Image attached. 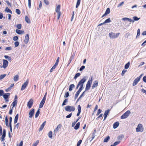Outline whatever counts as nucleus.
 Wrapping results in <instances>:
<instances>
[{
  "label": "nucleus",
  "instance_id": "1",
  "mask_svg": "<svg viewBox=\"0 0 146 146\" xmlns=\"http://www.w3.org/2000/svg\"><path fill=\"white\" fill-rule=\"evenodd\" d=\"M86 78L84 77L79 82V83H80V87L78 90L81 92L82 89L83 88V86L84 83L86 81Z\"/></svg>",
  "mask_w": 146,
  "mask_h": 146
},
{
  "label": "nucleus",
  "instance_id": "2",
  "mask_svg": "<svg viewBox=\"0 0 146 146\" xmlns=\"http://www.w3.org/2000/svg\"><path fill=\"white\" fill-rule=\"evenodd\" d=\"M120 34L119 33H117L115 34V33L111 32L109 33V36L111 38L113 39L118 37Z\"/></svg>",
  "mask_w": 146,
  "mask_h": 146
},
{
  "label": "nucleus",
  "instance_id": "3",
  "mask_svg": "<svg viewBox=\"0 0 146 146\" xmlns=\"http://www.w3.org/2000/svg\"><path fill=\"white\" fill-rule=\"evenodd\" d=\"M65 109V110L67 111H73L75 110V107L73 106H66Z\"/></svg>",
  "mask_w": 146,
  "mask_h": 146
},
{
  "label": "nucleus",
  "instance_id": "4",
  "mask_svg": "<svg viewBox=\"0 0 146 146\" xmlns=\"http://www.w3.org/2000/svg\"><path fill=\"white\" fill-rule=\"evenodd\" d=\"M136 130L137 132H143V128L142 125L140 123L139 124L136 128Z\"/></svg>",
  "mask_w": 146,
  "mask_h": 146
},
{
  "label": "nucleus",
  "instance_id": "5",
  "mask_svg": "<svg viewBox=\"0 0 146 146\" xmlns=\"http://www.w3.org/2000/svg\"><path fill=\"white\" fill-rule=\"evenodd\" d=\"M130 113L131 112L130 111L128 110L121 116V119H123L127 118Z\"/></svg>",
  "mask_w": 146,
  "mask_h": 146
},
{
  "label": "nucleus",
  "instance_id": "6",
  "mask_svg": "<svg viewBox=\"0 0 146 146\" xmlns=\"http://www.w3.org/2000/svg\"><path fill=\"white\" fill-rule=\"evenodd\" d=\"M29 82V80L28 79H27L23 85L21 86V90H24L26 87L27 86L28 83Z\"/></svg>",
  "mask_w": 146,
  "mask_h": 146
},
{
  "label": "nucleus",
  "instance_id": "7",
  "mask_svg": "<svg viewBox=\"0 0 146 146\" xmlns=\"http://www.w3.org/2000/svg\"><path fill=\"white\" fill-rule=\"evenodd\" d=\"M3 66H2L1 68H6L8 64V61L5 59H3Z\"/></svg>",
  "mask_w": 146,
  "mask_h": 146
},
{
  "label": "nucleus",
  "instance_id": "8",
  "mask_svg": "<svg viewBox=\"0 0 146 146\" xmlns=\"http://www.w3.org/2000/svg\"><path fill=\"white\" fill-rule=\"evenodd\" d=\"M35 112V110L34 109H31L29 113V117L31 118L34 115Z\"/></svg>",
  "mask_w": 146,
  "mask_h": 146
},
{
  "label": "nucleus",
  "instance_id": "9",
  "mask_svg": "<svg viewBox=\"0 0 146 146\" xmlns=\"http://www.w3.org/2000/svg\"><path fill=\"white\" fill-rule=\"evenodd\" d=\"M33 100L32 99L30 100L28 103L27 106L29 108H30L33 105Z\"/></svg>",
  "mask_w": 146,
  "mask_h": 146
},
{
  "label": "nucleus",
  "instance_id": "10",
  "mask_svg": "<svg viewBox=\"0 0 146 146\" xmlns=\"http://www.w3.org/2000/svg\"><path fill=\"white\" fill-rule=\"evenodd\" d=\"M29 40V35L28 34L26 35L24 41V43L25 44H27L28 43Z\"/></svg>",
  "mask_w": 146,
  "mask_h": 146
},
{
  "label": "nucleus",
  "instance_id": "11",
  "mask_svg": "<svg viewBox=\"0 0 146 146\" xmlns=\"http://www.w3.org/2000/svg\"><path fill=\"white\" fill-rule=\"evenodd\" d=\"M6 131L5 129H4L3 130V134L1 137L2 140L3 141H5L4 138L5 137Z\"/></svg>",
  "mask_w": 146,
  "mask_h": 146
},
{
  "label": "nucleus",
  "instance_id": "12",
  "mask_svg": "<svg viewBox=\"0 0 146 146\" xmlns=\"http://www.w3.org/2000/svg\"><path fill=\"white\" fill-rule=\"evenodd\" d=\"M98 81L96 80L93 83V85L92 86V88H94L95 87H96L98 86Z\"/></svg>",
  "mask_w": 146,
  "mask_h": 146
},
{
  "label": "nucleus",
  "instance_id": "13",
  "mask_svg": "<svg viewBox=\"0 0 146 146\" xmlns=\"http://www.w3.org/2000/svg\"><path fill=\"white\" fill-rule=\"evenodd\" d=\"M81 107L80 105H79L78 106V112L77 114V116H78L79 115L81 111Z\"/></svg>",
  "mask_w": 146,
  "mask_h": 146
},
{
  "label": "nucleus",
  "instance_id": "14",
  "mask_svg": "<svg viewBox=\"0 0 146 146\" xmlns=\"http://www.w3.org/2000/svg\"><path fill=\"white\" fill-rule=\"evenodd\" d=\"M140 81L139 80H138V79L136 78V79L134 80L133 84V86H134L137 84L138 82Z\"/></svg>",
  "mask_w": 146,
  "mask_h": 146
},
{
  "label": "nucleus",
  "instance_id": "15",
  "mask_svg": "<svg viewBox=\"0 0 146 146\" xmlns=\"http://www.w3.org/2000/svg\"><path fill=\"white\" fill-rule=\"evenodd\" d=\"M10 94L9 93H7L6 94H3V97L4 99H5L7 98H9V97L10 96Z\"/></svg>",
  "mask_w": 146,
  "mask_h": 146
},
{
  "label": "nucleus",
  "instance_id": "16",
  "mask_svg": "<svg viewBox=\"0 0 146 146\" xmlns=\"http://www.w3.org/2000/svg\"><path fill=\"white\" fill-rule=\"evenodd\" d=\"M60 5H58L56 7V12L57 13H60Z\"/></svg>",
  "mask_w": 146,
  "mask_h": 146
},
{
  "label": "nucleus",
  "instance_id": "17",
  "mask_svg": "<svg viewBox=\"0 0 146 146\" xmlns=\"http://www.w3.org/2000/svg\"><path fill=\"white\" fill-rule=\"evenodd\" d=\"M46 121H44L43 123L41 125L39 128V131H41L43 129L44 125L46 124Z\"/></svg>",
  "mask_w": 146,
  "mask_h": 146
},
{
  "label": "nucleus",
  "instance_id": "18",
  "mask_svg": "<svg viewBox=\"0 0 146 146\" xmlns=\"http://www.w3.org/2000/svg\"><path fill=\"white\" fill-rule=\"evenodd\" d=\"M19 117V114H17L15 116V119H14V123L15 124L17 122V120L18 119Z\"/></svg>",
  "mask_w": 146,
  "mask_h": 146
},
{
  "label": "nucleus",
  "instance_id": "19",
  "mask_svg": "<svg viewBox=\"0 0 146 146\" xmlns=\"http://www.w3.org/2000/svg\"><path fill=\"white\" fill-rule=\"evenodd\" d=\"M119 125V123L118 122H116L115 123L113 124V128L114 129H115L117 128Z\"/></svg>",
  "mask_w": 146,
  "mask_h": 146
},
{
  "label": "nucleus",
  "instance_id": "20",
  "mask_svg": "<svg viewBox=\"0 0 146 146\" xmlns=\"http://www.w3.org/2000/svg\"><path fill=\"white\" fill-rule=\"evenodd\" d=\"M45 101L43 100H42L40 103V105H39V108H41L42 107L43 105L44 104V103H45Z\"/></svg>",
  "mask_w": 146,
  "mask_h": 146
},
{
  "label": "nucleus",
  "instance_id": "21",
  "mask_svg": "<svg viewBox=\"0 0 146 146\" xmlns=\"http://www.w3.org/2000/svg\"><path fill=\"white\" fill-rule=\"evenodd\" d=\"M5 11L7 13H9L11 14L12 13L10 9H9L7 7H6Z\"/></svg>",
  "mask_w": 146,
  "mask_h": 146
},
{
  "label": "nucleus",
  "instance_id": "22",
  "mask_svg": "<svg viewBox=\"0 0 146 146\" xmlns=\"http://www.w3.org/2000/svg\"><path fill=\"white\" fill-rule=\"evenodd\" d=\"M80 125V123L78 122L76 125V126L74 127V129L76 130H77L79 128Z\"/></svg>",
  "mask_w": 146,
  "mask_h": 146
},
{
  "label": "nucleus",
  "instance_id": "23",
  "mask_svg": "<svg viewBox=\"0 0 146 146\" xmlns=\"http://www.w3.org/2000/svg\"><path fill=\"white\" fill-rule=\"evenodd\" d=\"M75 87V85L73 84H72L70 85L69 87V91H71L72 90V88H74Z\"/></svg>",
  "mask_w": 146,
  "mask_h": 146
},
{
  "label": "nucleus",
  "instance_id": "24",
  "mask_svg": "<svg viewBox=\"0 0 146 146\" xmlns=\"http://www.w3.org/2000/svg\"><path fill=\"white\" fill-rule=\"evenodd\" d=\"M62 127V125L61 124L58 125L57 127L54 130L55 132L56 131H58L59 129L61 128Z\"/></svg>",
  "mask_w": 146,
  "mask_h": 146
},
{
  "label": "nucleus",
  "instance_id": "25",
  "mask_svg": "<svg viewBox=\"0 0 146 146\" xmlns=\"http://www.w3.org/2000/svg\"><path fill=\"white\" fill-rule=\"evenodd\" d=\"M25 19L26 22L28 23H30V21L29 19V18L27 16H26L25 17Z\"/></svg>",
  "mask_w": 146,
  "mask_h": 146
},
{
  "label": "nucleus",
  "instance_id": "26",
  "mask_svg": "<svg viewBox=\"0 0 146 146\" xmlns=\"http://www.w3.org/2000/svg\"><path fill=\"white\" fill-rule=\"evenodd\" d=\"M16 32L19 34H21L23 33V31H22L20 30L19 29H16L15 31Z\"/></svg>",
  "mask_w": 146,
  "mask_h": 146
},
{
  "label": "nucleus",
  "instance_id": "27",
  "mask_svg": "<svg viewBox=\"0 0 146 146\" xmlns=\"http://www.w3.org/2000/svg\"><path fill=\"white\" fill-rule=\"evenodd\" d=\"M19 76L18 75H16L13 78V80L15 81L16 82L19 79Z\"/></svg>",
  "mask_w": 146,
  "mask_h": 146
},
{
  "label": "nucleus",
  "instance_id": "28",
  "mask_svg": "<svg viewBox=\"0 0 146 146\" xmlns=\"http://www.w3.org/2000/svg\"><path fill=\"white\" fill-rule=\"evenodd\" d=\"M92 78L91 77L89 78L88 81L87 82L86 84L91 85L92 82Z\"/></svg>",
  "mask_w": 146,
  "mask_h": 146
},
{
  "label": "nucleus",
  "instance_id": "29",
  "mask_svg": "<svg viewBox=\"0 0 146 146\" xmlns=\"http://www.w3.org/2000/svg\"><path fill=\"white\" fill-rule=\"evenodd\" d=\"M110 111V110H108L105 111L104 113V116H107L108 115Z\"/></svg>",
  "mask_w": 146,
  "mask_h": 146
},
{
  "label": "nucleus",
  "instance_id": "30",
  "mask_svg": "<svg viewBox=\"0 0 146 146\" xmlns=\"http://www.w3.org/2000/svg\"><path fill=\"white\" fill-rule=\"evenodd\" d=\"M80 92V91H79L78 90L77 91V92L76 93V94L75 95V99L76 100V99Z\"/></svg>",
  "mask_w": 146,
  "mask_h": 146
},
{
  "label": "nucleus",
  "instance_id": "31",
  "mask_svg": "<svg viewBox=\"0 0 146 146\" xmlns=\"http://www.w3.org/2000/svg\"><path fill=\"white\" fill-rule=\"evenodd\" d=\"M110 137L109 136H108L105 138L104 140V142H107L110 139Z\"/></svg>",
  "mask_w": 146,
  "mask_h": 146
},
{
  "label": "nucleus",
  "instance_id": "32",
  "mask_svg": "<svg viewBox=\"0 0 146 146\" xmlns=\"http://www.w3.org/2000/svg\"><path fill=\"white\" fill-rule=\"evenodd\" d=\"M17 101L16 100H14V101L12 103V105L13 106V107L12 108V109H13V107L17 105Z\"/></svg>",
  "mask_w": 146,
  "mask_h": 146
},
{
  "label": "nucleus",
  "instance_id": "33",
  "mask_svg": "<svg viewBox=\"0 0 146 146\" xmlns=\"http://www.w3.org/2000/svg\"><path fill=\"white\" fill-rule=\"evenodd\" d=\"M39 110V109H38L35 114V117L36 118L38 116L39 114H40V112Z\"/></svg>",
  "mask_w": 146,
  "mask_h": 146
},
{
  "label": "nucleus",
  "instance_id": "34",
  "mask_svg": "<svg viewBox=\"0 0 146 146\" xmlns=\"http://www.w3.org/2000/svg\"><path fill=\"white\" fill-rule=\"evenodd\" d=\"M110 13V9L109 8H108L105 12V14H106L107 15H108V14H109Z\"/></svg>",
  "mask_w": 146,
  "mask_h": 146
},
{
  "label": "nucleus",
  "instance_id": "35",
  "mask_svg": "<svg viewBox=\"0 0 146 146\" xmlns=\"http://www.w3.org/2000/svg\"><path fill=\"white\" fill-rule=\"evenodd\" d=\"M130 65V62H129L127 64H126L125 66V69H127Z\"/></svg>",
  "mask_w": 146,
  "mask_h": 146
},
{
  "label": "nucleus",
  "instance_id": "36",
  "mask_svg": "<svg viewBox=\"0 0 146 146\" xmlns=\"http://www.w3.org/2000/svg\"><path fill=\"white\" fill-rule=\"evenodd\" d=\"M4 57L5 59H7L9 61H10V62H11V58L10 56L5 55L4 56Z\"/></svg>",
  "mask_w": 146,
  "mask_h": 146
},
{
  "label": "nucleus",
  "instance_id": "37",
  "mask_svg": "<svg viewBox=\"0 0 146 146\" xmlns=\"http://www.w3.org/2000/svg\"><path fill=\"white\" fill-rule=\"evenodd\" d=\"M39 143V141L37 140L34 143L32 146H36Z\"/></svg>",
  "mask_w": 146,
  "mask_h": 146
},
{
  "label": "nucleus",
  "instance_id": "38",
  "mask_svg": "<svg viewBox=\"0 0 146 146\" xmlns=\"http://www.w3.org/2000/svg\"><path fill=\"white\" fill-rule=\"evenodd\" d=\"M91 85L86 84L85 90L86 91H88L89 90L90 88Z\"/></svg>",
  "mask_w": 146,
  "mask_h": 146
},
{
  "label": "nucleus",
  "instance_id": "39",
  "mask_svg": "<svg viewBox=\"0 0 146 146\" xmlns=\"http://www.w3.org/2000/svg\"><path fill=\"white\" fill-rule=\"evenodd\" d=\"M68 101V99H66L63 101L62 104V106H63L64 105H66V103Z\"/></svg>",
  "mask_w": 146,
  "mask_h": 146
},
{
  "label": "nucleus",
  "instance_id": "40",
  "mask_svg": "<svg viewBox=\"0 0 146 146\" xmlns=\"http://www.w3.org/2000/svg\"><path fill=\"white\" fill-rule=\"evenodd\" d=\"M140 35V29H138L137 30V35L136 36V38H137V37L139 36Z\"/></svg>",
  "mask_w": 146,
  "mask_h": 146
},
{
  "label": "nucleus",
  "instance_id": "41",
  "mask_svg": "<svg viewBox=\"0 0 146 146\" xmlns=\"http://www.w3.org/2000/svg\"><path fill=\"white\" fill-rule=\"evenodd\" d=\"M81 0H77L76 5V8H77L79 6V5L80 3Z\"/></svg>",
  "mask_w": 146,
  "mask_h": 146
},
{
  "label": "nucleus",
  "instance_id": "42",
  "mask_svg": "<svg viewBox=\"0 0 146 146\" xmlns=\"http://www.w3.org/2000/svg\"><path fill=\"white\" fill-rule=\"evenodd\" d=\"M6 76V74H2L0 75V80L4 78Z\"/></svg>",
  "mask_w": 146,
  "mask_h": 146
},
{
  "label": "nucleus",
  "instance_id": "43",
  "mask_svg": "<svg viewBox=\"0 0 146 146\" xmlns=\"http://www.w3.org/2000/svg\"><path fill=\"white\" fill-rule=\"evenodd\" d=\"M111 21L110 20V18H109L108 19H107L106 21L104 22V23H108L111 22Z\"/></svg>",
  "mask_w": 146,
  "mask_h": 146
},
{
  "label": "nucleus",
  "instance_id": "44",
  "mask_svg": "<svg viewBox=\"0 0 146 146\" xmlns=\"http://www.w3.org/2000/svg\"><path fill=\"white\" fill-rule=\"evenodd\" d=\"M80 75V74L79 73H78L77 74H76L74 76V78L75 79H76V78L79 76Z\"/></svg>",
  "mask_w": 146,
  "mask_h": 146
},
{
  "label": "nucleus",
  "instance_id": "45",
  "mask_svg": "<svg viewBox=\"0 0 146 146\" xmlns=\"http://www.w3.org/2000/svg\"><path fill=\"white\" fill-rule=\"evenodd\" d=\"M69 96V93L68 92H66L65 93L64 95V97L66 98H68Z\"/></svg>",
  "mask_w": 146,
  "mask_h": 146
},
{
  "label": "nucleus",
  "instance_id": "46",
  "mask_svg": "<svg viewBox=\"0 0 146 146\" xmlns=\"http://www.w3.org/2000/svg\"><path fill=\"white\" fill-rule=\"evenodd\" d=\"M52 132L50 131L48 133V136L49 137L52 138Z\"/></svg>",
  "mask_w": 146,
  "mask_h": 146
},
{
  "label": "nucleus",
  "instance_id": "47",
  "mask_svg": "<svg viewBox=\"0 0 146 146\" xmlns=\"http://www.w3.org/2000/svg\"><path fill=\"white\" fill-rule=\"evenodd\" d=\"M15 46V47L18 46L19 44V42L18 41H16L14 43Z\"/></svg>",
  "mask_w": 146,
  "mask_h": 146
},
{
  "label": "nucleus",
  "instance_id": "48",
  "mask_svg": "<svg viewBox=\"0 0 146 146\" xmlns=\"http://www.w3.org/2000/svg\"><path fill=\"white\" fill-rule=\"evenodd\" d=\"M133 19L134 21H137L139 20L140 18H138V17L136 16H135L133 17Z\"/></svg>",
  "mask_w": 146,
  "mask_h": 146
},
{
  "label": "nucleus",
  "instance_id": "49",
  "mask_svg": "<svg viewBox=\"0 0 146 146\" xmlns=\"http://www.w3.org/2000/svg\"><path fill=\"white\" fill-rule=\"evenodd\" d=\"M13 40L14 41L17 40L18 39V38L17 36H14L13 38Z\"/></svg>",
  "mask_w": 146,
  "mask_h": 146
},
{
  "label": "nucleus",
  "instance_id": "50",
  "mask_svg": "<svg viewBox=\"0 0 146 146\" xmlns=\"http://www.w3.org/2000/svg\"><path fill=\"white\" fill-rule=\"evenodd\" d=\"M42 6V2L41 1L40 2L39 5V8H37V9L39 10L40 9H41Z\"/></svg>",
  "mask_w": 146,
  "mask_h": 146
},
{
  "label": "nucleus",
  "instance_id": "51",
  "mask_svg": "<svg viewBox=\"0 0 146 146\" xmlns=\"http://www.w3.org/2000/svg\"><path fill=\"white\" fill-rule=\"evenodd\" d=\"M16 12L18 15H19L21 13L20 10L18 9H16Z\"/></svg>",
  "mask_w": 146,
  "mask_h": 146
},
{
  "label": "nucleus",
  "instance_id": "52",
  "mask_svg": "<svg viewBox=\"0 0 146 146\" xmlns=\"http://www.w3.org/2000/svg\"><path fill=\"white\" fill-rule=\"evenodd\" d=\"M12 49V48L11 47H7L5 48V50H11Z\"/></svg>",
  "mask_w": 146,
  "mask_h": 146
},
{
  "label": "nucleus",
  "instance_id": "53",
  "mask_svg": "<svg viewBox=\"0 0 146 146\" xmlns=\"http://www.w3.org/2000/svg\"><path fill=\"white\" fill-rule=\"evenodd\" d=\"M123 137V136L122 135L119 136L118 137V139L119 140H121Z\"/></svg>",
  "mask_w": 146,
  "mask_h": 146
},
{
  "label": "nucleus",
  "instance_id": "54",
  "mask_svg": "<svg viewBox=\"0 0 146 146\" xmlns=\"http://www.w3.org/2000/svg\"><path fill=\"white\" fill-rule=\"evenodd\" d=\"M122 19V20H123V21H129V18H127V17H124V18H123Z\"/></svg>",
  "mask_w": 146,
  "mask_h": 146
},
{
  "label": "nucleus",
  "instance_id": "55",
  "mask_svg": "<svg viewBox=\"0 0 146 146\" xmlns=\"http://www.w3.org/2000/svg\"><path fill=\"white\" fill-rule=\"evenodd\" d=\"M44 2L46 5H48L49 4V2L47 0H44Z\"/></svg>",
  "mask_w": 146,
  "mask_h": 146
},
{
  "label": "nucleus",
  "instance_id": "56",
  "mask_svg": "<svg viewBox=\"0 0 146 146\" xmlns=\"http://www.w3.org/2000/svg\"><path fill=\"white\" fill-rule=\"evenodd\" d=\"M120 142V141H116L114 143L113 145H114L115 146L117 145Z\"/></svg>",
  "mask_w": 146,
  "mask_h": 146
},
{
  "label": "nucleus",
  "instance_id": "57",
  "mask_svg": "<svg viewBox=\"0 0 146 146\" xmlns=\"http://www.w3.org/2000/svg\"><path fill=\"white\" fill-rule=\"evenodd\" d=\"M102 110L100 109H99L97 113V115H99L102 112Z\"/></svg>",
  "mask_w": 146,
  "mask_h": 146
},
{
  "label": "nucleus",
  "instance_id": "58",
  "mask_svg": "<svg viewBox=\"0 0 146 146\" xmlns=\"http://www.w3.org/2000/svg\"><path fill=\"white\" fill-rule=\"evenodd\" d=\"M17 28L18 29H21V25L20 24L17 25Z\"/></svg>",
  "mask_w": 146,
  "mask_h": 146
},
{
  "label": "nucleus",
  "instance_id": "59",
  "mask_svg": "<svg viewBox=\"0 0 146 146\" xmlns=\"http://www.w3.org/2000/svg\"><path fill=\"white\" fill-rule=\"evenodd\" d=\"M4 93V91L2 90H0V96H1L3 95Z\"/></svg>",
  "mask_w": 146,
  "mask_h": 146
},
{
  "label": "nucleus",
  "instance_id": "60",
  "mask_svg": "<svg viewBox=\"0 0 146 146\" xmlns=\"http://www.w3.org/2000/svg\"><path fill=\"white\" fill-rule=\"evenodd\" d=\"M28 5L29 8L30 9L31 7V0H28Z\"/></svg>",
  "mask_w": 146,
  "mask_h": 146
},
{
  "label": "nucleus",
  "instance_id": "61",
  "mask_svg": "<svg viewBox=\"0 0 146 146\" xmlns=\"http://www.w3.org/2000/svg\"><path fill=\"white\" fill-rule=\"evenodd\" d=\"M9 125H11L12 121V118L11 117H9Z\"/></svg>",
  "mask_w": 146,
  "mask_h": 146
},
{
  "label": "nucleus",
  "instance_id": "62",
  "mask_svg": "<svg viewBox=\"0 0 146 146\" xmlns=\"http://www.w3.org/2000/svg\"><path fill=\"white\" fill-rule=\"evenodd\" d=\"M85 66H82L80 69V71H82V70L85 68Z\"/></svg>",
  "mask_w": 146,
  "mask_h": 146
},
{
  "label": "nucleus",
  "instance_id": "63",
  "mask_svg": "<svg viewBox=\"0 0 146 146\" xmlns=\"http://www.w3.org/2000/svg\"><path fill=\"white\" fill-rule=\"evenodd\" d=\"M72 113H70L69 114L66 116V118H69L70 117L72 116Z\"/></svg>",
  "mask_w": 146,
  "mask_h": 146
},
{
  "label": "nucleus",
  "instance_id": "64",
  "mask_svg": "<svg viewBox=\"0 0 146 146\" xmlns=\"http://www.w3.org/2000/svg\"><path fill=\"white\" fill-rule=\"evenodd\" d=\"M143 80L144 82L146 83V76H145L143 77Z\"/></svg>",
  "mask_w": 146,
  "mask_h": 146
}]
</instances>
